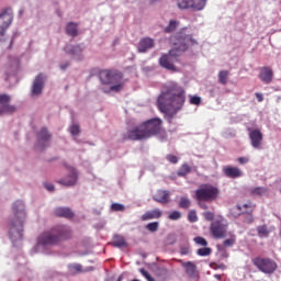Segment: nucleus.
<instances>
[{"label":"nucleus","instance_id":"obj_7","mask_svg":"<svg viewBox=\"0 0 281 281\" xmlns=\"http://www.w3.org/2000/svg\"><path fill=\"white\" fill-rule=\"evenodd\" d=\"M221 191L218 188L212 184H202L198 190H195L194 199L199 203H212V201H216Z\"/></svg>","mask_w":281,"mask_h":281},{"label":"nucleus","instance_id":"obj_54","mask_svg":"<svg viewBox=\"0 0 281 281\" xmlns=\"http://www.w3.org/2000/svg\"><path fill=\"white\" fill-rule=\"evenodd\" d=\"M214 278H215L216 280H221V279H222V276H221V274H214Z\"/></svg>","mask_w":281,"mask_h":281},{"label":"nucleus","instance_id":"obj_35","mask_svg":"<svg viewBox=\"0 0 281 281\" xmlns=\"http://www.w3.org/2000/svg\"><path fill=\"white\" fill-rule=\"evenodd\" d=\"M255 207H256V204H254L251 202H248L243 205H237V210H239V212H241V210H250V214H251V212H254Z\"/></svg>","mask_w":281,"mask_h":281},{"label":"nucleus","instance_id":"obj_1","mask_svg":"<svg viewBox=\"0 0 281 281\" xmlns=\"http://www.w3.org/2000/svg\"><path fill=\"white\" fill-rule=\"evenodd\" d=\"M150 137H159L161 140L168 138L161 119L154 117L142 122L138 126L123 133L121 142H143L144 139H150Z\"/></svg>","mask_w":281,"mask_h":281},{"label":"nucleus","instance_id":"obj_53","mask_svg":"<svg viewBox=\"0 0 281 281\" xmlns=\"http://www.w3.org/2000/svg\"><path fill=\"white\" fill-rule=\"evenodd\" d=\"M189 251H190V250H189L188 248H182V249H181L182 256H188Z\"/></svg>","mask_w":281,"mask_h":281},{"label":"nucleus","instance_id":"obj_25","mask_svg":"<svg viewBox=\"0 0 281 281\" xmlns=\"http://www.w3.org/2000/svg\"><path fill=\"white\" fill-rule=\"evenodd\" d=\"M207 3V0H191L190 8L193 9L195 12H200L203 10Z\"/></svg>","mask_w":281,"mask_h":281},{"label":"nucleus","instance_id":"obj_23","mask_svg":"<svg viewBox=\"0 0 281 281\" xmlns=\"http://www.w3.org/2000/svg\"><path fill=\"white\" fill-rule=\"evenodd\" d=\"M110 245H112V247H117L119 249H122V247L128 246V244L126 243V239L122 235H114L113 241Z\"/></svg>","mask_w":281,"mask_h":281},{"label":"nucleus","instance_id":"obj_31","mask_svg":"<svg viewBox=\"0 0 281 281\" xmlns=\"http://www.w3.org/2000/svg\"><path fill=\"white\" fill-rule=\"evenodd\" d=\"M227 80H229V70H221L218 72V81L221 85H227Z\"/></svg>","mask_w":281,"mask_h":281},{"label":"nucleus","instance_id":"obj_45","mask_svg":"<svg viewBox=\"0 0 281 281\" xmlns=\"http://www.w3.org/2000/svg\"><path fill=\"white\" fill-rule=\"evenodd\" d=\"M190 104H194L195 106H199V104H201V97H198V95L191 97Z\"/></svg>","mask_w":281,"mask_h":281},{"label":"nucleus","instance_id":"obj_13","mask_svg":"<svg viewBox=\"0 0 281 281\" xmlns=\"http://www.w3.org/2000/svg\"><path fill=\"white\" fill-rule=\"evenodd\" d=\"M44 87H45V76H43V74H40L33 81L32 95H41V93H43Z\"/></svg>","mask_w":281,"mask_h":281},{"label":"nucleus","instance_id":"obj_42","mask_svg":"<svg viewBox=\"0 0 281 281\" xmlns=\"http://www.w3.org/2000/svg\"><path fill=\"white\" fill-rule=\"evenodd\" d=\"M194 243L201 245V247H207V240L201 236L195 237Z\"/></svg>","mask_w":281,"mask_h":281},{"label":"nucleus","instance_id":"obj_36","mask_svg":"<svg viewBox=\"0 0 281 281\" xmlns=\"http://www.w3.org/2000/svg\"><path fill=\"white\" fill-rule=\"evenodd\" d=\"M146 229H148V232H151V233L157 232L159 229V222H151L147 224Z\"/></svg>","mask_w":281,"mask_h":281},{"label":"nucleus","instance_id":"obj_56","mask_svg":"<svg viewBox=\"0 0 281 281\" xmlns=\"http://www.w3.org/2000/svg\"><path fill=\"white\" fill-rule=\"evenodd\" d=\"M200 205H201L202 210H207V205H205V204H200Z\"/></svg>","mask_w":281,"mask_h":281},{"label":"nucleus","instance_id":"obj_14","mask_svg":"<svg viewBox=\"0 0 281 281\" xmlns=\"http://www.w3.org/2000/svg\"><path fill=\"white\" fill-rule=\"evenodd\" d=\"M249 139L252 148H260L262 146V132L260 130H251L249 132Z\"/></svg>","mask_w":281,"mask_h":281},{"label":"nucleus","instance_id":"obj_2","mask_svg":"<svg viewBox=\"0 0 281 281\" xmlns=\"http://www.w3.org/2000/svg\"><path fill=\"white\" fill-rule=\"evenodd\" d=\"M183 104H186V90L175 82L169 83L157 100L159 111L171 117L183 109Z\"/></svg>","mask_w":281,"mask_h":281},{"label":"nucleus","instance_id":"obj_11","mask_svg":"<svg viewBox=\"0 0 281 281\" xmlns=\"http://www.w3.org/2000/svg\"><path fill=\"white\" fill-rule=\"evenodd\" d=\"M10 95L8 94H0V115H3V113H14L16 111V108L14 105H10Z\"/></svg>","mask_w":281,"mask_h":281},{"label":"nucleus","instance_id":"obj_6","mask_svg":"<svg viewBox=\"0 0 281 281\" xmlns=\"http://www.w3.org/2000/svg\"><path fill=\"white\" fill-rule=\"evenodd\" d=\"M99 78L102 85H112L110 91L120 93L124 90V75L119 70H101Z\"/></svg>","mask_w":281,"mask_h":281},{"label":"nucleus","instance_id":"obj_20","mask_svg":"<svg viewBox=\"0 0 281 281\" xmlns=\"http://www.w3.org/2000/svg\"><path fill=\"white\" fill-rule=\"evenodd\" d=\"M54 214L60 218H74V211L69 207L59 206L54 210Z\"/></svg>","mask_w":281,"mask_h":281},{"label":"nucleus","instance_id":"obj_40","mask_svg":"<svg viewBox=\"0 0 281 281\" xmlns=\"http://www.w3.org/2000/svg\"><path fill=\"white\" fill-rule=\"evenodd\" d=\"M179 218H181V212L179 211H173L168 216L169 221H179Z\"/></svg>","mask_w":281,"mask_h":281},{"label":"nucleus","instance_id":"obj_39","mask_svg":"<svg viewBox=\"0 0 281 281\" xmlns=\"http://www.w3.org/2000/svg\"><path fill=\"white\" fill-rule=\"evenodd\" d=\"M198 256H202V257H205V256H210V254H212V248H207V247H203V248H200L198 249Z\"/></svg>","mask_w":281,"mask_h":281},{"label":"nucleus","instance_id":"obj_48","mask_svg":"<svg viewBox=\"0 0 281 281\" xmlns=\"http://www.w3.org/2000/svg\"><path fill=\"white\" fill-rule=\"evenodd\" d=\"M211 267L212 269H222V270L227 269V266H225V263H212Z\"/></svg>","mask_w":281,"mask_h":281},{"label":"nucleus","instance_id":"obj_49","mask_svg":"<svg viewBox=\"0 0 281 281\" xmlns=\"http://www.w3.org/2000/svg\"><path fill=\"white\" fill-rule=\"evenodd\" d=\"M238 164H240L241 166H245V164H249V158L248 157H239L237 159Z\"/></svg>","mask_w":281,"mask_h":281},{"label":"nucleus","instance_id":"obj_38","mask_svg":"<svg viewBox=\"0 0 281 281\" xmlns=\"http://www.w3.org/2000/svg\"><path fill=\"white\" fill-rule=\"evenodd\" d=\"M224 247H234L236 245V235H233L231 238L223 241Z\"/></svg>","mask_w":281,"mask_h":281},{"label":"nucleus","instance_id":"obj_32","mask_svg":"<svg viewBox=\"0 0 281 281\" xmlns=\"http://www.w3.org/2000/svg\"><path fill=\"white\" fill-rule=\"evenodd\" d=\"M179 26V22L171 20L168 24V26L165 29L166 34H172V32L177 31V27Z\"/></svg>","mask_w":281,"mask_h":281},{"label":"nucleus","instance_id":"obj_50","mask_svg":"<svg viewBox=\"0 0 281 281\" xmlns=\"http://www.w3.org/2000/svg\"><path fill=\"white\" fill-rule=\"evenodd\" d=\"M44 187L46 188V190H48V192H54V184L45 183Z\"/></svg>","mask_w":281,"mask_h":281},{"label":"nucleus","instance_id":"obj_43","mask_svg":"<svg viewBox=\"0 0 281 281\" xmlns=\"http://www.w3.org/2000/svg\"><path fill=\"white\" fill-rule=\"evenodd\" d=\"M139 272L142 273V276H144V278H146L147 281H155V278H153L150 273L146 271V269L142 268Z\"/></svg>","mask_w":281,"mask_h":281},{"label":"nucleus","instance_id":"obj_21","mask_svg":"<svg viewBox=\"0 0 281 281\" xmlns=\"http://www.w3.org/2000/svg\"><path fill=\"white\" fill-rule=\"evenodd\" d=\"M68 271L70 276H78V273H87V271H91V268L83 269L80 263H69Z\"/></svg>","mask_w":281,"mask_h":281},{"label":"nucleus","instance_id":"obj_55","mask_svg":"<svg viewBox=\"0 0 281 281\" xmlns=\"http://www.w3.org/2000/svg\"><path fill=\"white\" fill-rule=\"evenodd\" d=\"M66 67H69V64L61 65V66H60V69L65 70Z\"/></svg>","mask_w":281,"mask_h":281},{"label":"nucleus","instance_id":"obj_34","mask_svg":"<svg viewBox=\"0 0 281 281\" xmlns=\"http://www.w3.org/2000/svg\"><path fill=\"white\" fill-rule=\"evenodd\" d=\"M191 0H177V5L180 10H188L190 8Z\"/></svg>","mask_w":281,"mask_h":281},{"label":"nucleus","instance_id":"obj_41","mask_svg":"<svg viewBox=\"0 0 281 281\" xmlns=\"http://www.w3.org/2000/svg\"><path fill=\"white\" fill-rule=\"evenodd\" d=\"M188 220L190 223H196L199 221V216H196V211H190L188 214Z\"/></svg>","mask_w":281,"mask_h":281},{"label":"nucleus","instance_id":"obj_17","mask_svg":"<svg viewBox=\"0 0 281 281\" xmlns=\"http://www.w3.org/2000/svg\"><path fill=\"white\" fill-rule=\"evenodd\" d=\"M161 216H164V212H161L160 209H154L151 211L145 212L140 216V221H154L155 218H161Z\"/></svg>","mask_w":281,"mask_h":281},{"label":"nucleus","instance_id":"obj_28","mask_svg":"<svg viewBox=\"0 0 281 281\" xmlns=\"http://www.w3.org/2000/svg\"><path fill=\"white\" fill-rule=\"evenodd\" d=\"M68 36H78V24L70 22L66 27Z\"/></svg>","mask_w":281,"mask_h":281},{"label":"nucleus","instance_id":"obj_8","mask_svg":"<svg viewBox=\"0 0 281 281\" xmlns=\"http://www.w3.org/2000/svg\"><path fill=\"white\" fill-rule=\"evenodd\" d=\"M251 262L258 271L266 273V276H271L278 271V262L269 257H255Z\"/></svg>","mask_w":281,"mask_h":281},{"label":"nucleus","instance_id":"obj_51","mask_svg":"<svg viewBox=\"0 0 281 281\" xmlns=\"http://www.w3.org/2000/svg\"><path fill=\"white\" fill-rule=\"evenodd\" d=\"M256 98H257L258 102H262L265 100V97L260 92L256 93Z\"/></svg>","mask_w":281,"mask_h":281},{"label":"nucleus","instance_id":"obj_22","mask_svg":"<svg viewBox=\"0 0 281 281\" xmlns=\"http://www.w3.org/2000/svg\"><path fill=\"white\" fill-rule=\"evenodd\" d=\"M85 50V48H82V46L80 45H67L65 47V52L66 54H69L70 56H80L82 54V52Z\"/></svg>","mask_w":281,"mask_h":281},{"label":"nucleus","instance_id":"obj_5","mask_svg":"<svg viewBox=\"0 0 281 281\" xmlns=\"http://www.w3.org/2000/svg\"><path fill=\"white\" fill-rule=\"evenodd\" d=\"M25 205L23 201L13 204V218L9 223V235L11 240L23 238V223H25Z\"/></svg>","mask_w":281,"mask_h":281},{"label":"nucleus","instance_id":"obj_46","mask_svg":"<svg viewBox=\"0 0 281 281\" xmlns=\"http://www.w3.org/2000/svg\"><path fill=\"white\" fill-rule=\"evenodd\" d=\"M202 216H204L205 221H214V213L213 212H210V211L204 212L202 214Z\"/></svg>","mask_w":281,"mask_h":281},{"label":"nucleus","instance_id":"obj_15","mask_svg":"<svg viewBox=\"0 0 281 281\" xmlns=\"http://www.w3.org/2000/svg\"><path fill=\"white\" fill-rule=\"evenodd\" d=\"M153 200L156 201V203H161L162 205H166V203H170V191L158 190L153 196Z\"/></svg>","mask_w":281,"mask_h":281},{"label":"nucleus","instance_id":"obj_27","mask_svg":"<svg viewBox=\"0 0 281 281\" xmlns=\"http://www.w3.org/2000/svg\"><path fill=\"white\" fill-rule=\"evenodd\" d=\"M257 234L259 238H269V234H271V231H269L267 225H260L257 227Z\"/></svg>","mask_w":281,"mask_h":281},{"label":"nucleus","instance_id":"obj_16","mask_svg":"<svg viewBox=\"0 0 281 281\" xmlns=\"http://www.w3.org/2000/svg\"><path fill=\"white\" fill-rule=\"evenodd\" d=\"M223 172L225 177H228V179H238L243 176V171L238 167H232V166L224 167Z\"/></svg>","mask_w":281,"mask_h":281},{"label":"nucleus","instance_id":"obj_37","mask_svg":"<svg viewBox=\"0 0 281 281\" xmlns=\"http://www.w3.org/2000/svg\"><path fill=\"white\" fill-rule=\"evenodd\" d=\"M125 210H126V207L124 206V204L113 203L111 205V211L112 212H124Z\"/></svg>","mask_w":281,"mask_h":281},{"label":"nucleus","instance_id":"obj_30","mask_svg":"<svg viewBox=\"0 0 281 281\" xmlns=\"http://www.w3.org/2000/svg\"><path fill=\"white\" fill-rule=\"evenodd\" d=\"M266 192H268V189L265 187H257L250 190L252 196H265Z\"/></svg>","mask_w":281,"mask_h":281},{"label":"nucleus","instance_id":"obj_29","mask_svg":"<svg viewBox=\"0 0 281 281\" xmlns=\"http://www.w3.org/2000/svg\"><path fill=\"white\" fill-rule=\"evenodd\" d=\"M192 172V167H190L188 164H183L177 175L178 177H187L188 175H190Z\"/></svg>","mask_w":281,"mask_h":281},{"label":"nucleus","instance_id":"obj_47","mask_svg":"<svg viewBox=\"0 0 281 281\" xmlns=\"http://www.w3.org/2000/svg\"><path fill=\"white\" fill-rule=\"evenodd\" d=\"M70 133H71V135H79L80 134V126L79 125H72L71 127H70Z\"/></svg>","mask_w":281,"mask_h":281},{"label":"nucleus","instance_id":"obj_26","mask_svg":"<svg viewBox=\"0 0 281 281\" xmlns=\"http://www.w3.org/2000/svg\"><path fill=\"white\" fill-rule=\"evenodd\" d=\"M49 139H52V134H49V132L43 127L37 134L38 143L41 144L42 142H49Z\"/></svg>","mask_w":281,"mask_h":281},{"label":"nucleus","instance_id":"obj_10","mask_svg":"<svg viewBox=\"0 0 281 281\" xmlns=\"http://www.w3.org/2000/svg\"><path fill=\"white\" fill-rule=\"evenodd\" d=\"M210 232L214 238H225L227 234V224L215 221L211 224Z\"/></svg>","mask_w":281,"mask_h":281},{"label":"nucleus","instance_id":"obj_18","mask_svg":"<svg viewBox=\"0 0 281 281\" xmlns=\"http://www.w3.org/2000/svg\"><path fill=\"white\" fill-rule=\"evenodd\" d=\"M259 78L261 82H265V85H270V82L273 80V70H271L269 67L261 68Z\"/></svg>","mask_w":281,"mask_h":281},{"label":"nucleus","instance_id":"obj_33","mask_svg":"<svg viewBox=\"0 0 281 281\" xmlns=\"http://www.w3.org/2000/svg\"><path fill=\"white\" fill-rule=\"evenodd\" d=\"M190 205H192V201H190V199H188L186 196L180 198L179 207L181 210H189Z\"/></svg>","mask_w":281,"mask_h":281},{"label":"nucleus","instance_id":"obj_57","mask_svg":"<svg viewBox=\"0 0 281 281\" xmlns=\"http://www.w3.org/2000/svg\"><path fill=\"white\" fill-rule=\"evenodd\" d=\"M156 1H159V0H150V3H156Z\"/></svg>","mask_w":281,"mask_h":281},{"label":"nucleus","instance_id":"obj_3","mask_svg":"<svg viewBox=\"0 0 281 281\" xmlns=\"http://www.w3.org/2000/svg\"><path fill=\"white\" fill-rule=\"evenodd\" d=\"M172 49L169 50L168 54H165L160 57L159 64L164 67V69H168L169 71H177V67H175V60L181 56L184 52H188V47L190 45H196V40L192 34H187L186 31H180L172 35L169 38Z\"/></svg>","mask_w":281,"mask_h":281},{"label":"nucleus","instance_id":"obj_12","mask_svg":"<svg viewBox=\"0 0 281 281\" xmlns=\"http://www.w3.org/2000/svg\"><path fill=\"white\" fill-rule=\"evenodd\" d=\"M69 172L70 175L68 177L58 180V183H60V186H66L67 188L76 186V183L78 182V171H76L74 167H70Z\"/></svg>","mask_w":281,"mask_h":281},{"label":"nucleus","instance_id":"obj_52","mask_svg":"<svg viewBox=\"0 0 281 281\" xmlns=\"http://www.w3.org/2000/svg\"><path fill=\"white\" fill-rule=\"evenodd\" d=\"M246 223L248 224L254 223V216L251 214H249L248 218H246Z\"/></svg>","mask_w":281,"mask_h":281},{"label":"nucleus","instance_id":"obj_19","mask_svg":"<svg viewBox=\"0 0 281 281\" xmlns=\"http://www.w3.org/2000/svg\"><path fill=\"white\" fill-rule=\"evenodd\" d=\"M153 47H155V40L150 38V37H145L143 40H140L139 44H138V52L140 54L146 53L147 49H153Z\"/></svg>","mask_w":281,"mask_h":281},{"label":"nucleus","instance_id":"obj_4","mask_svg":"<svg viewBox=\"0 0 281 281\" xmlns=\"http://www.w3.org/2000/svg\"><path fill=\"white\" fill-rule=\"evenodd\" d=\"M71 234V228H69V226L58 225L42 233L37 238V243L43 246L60 245L63 240H69Z\"/></svg>","mask_w":281,"mask_h":281},{"label":"nucleus","instance_id":"obj_24","mask_svg":"<svg viewBox=\"0 0 281 281\" xmlns=\"http://www.w3.org/2000/svg\"><path fill=\"white\" fill-rule=\"evenodd\" d=\"M182 267L186 269V273L189 278H196V265L191 261L184 262Z\"/></svg>","mask_w":281,"mask_h":281},{"label":"nucleus","instance_id":"obj_9","mask_svg":"<svg viewBox=\"0 0 281 281\" xmlns=\"http://www.w3.org/2000/svg\"><path fill=\"white\" fill-rule=\"evenodd\" d=\"M12 25V10L7 9L0 13V38L5 36V31Z\"/></svg>","mask_w":281,"mask_h":281},{"label":"nucleus","instance_id":"obj_44","mask_svg":"<svg viewBox=\"0 0 281 281\" xmlns=\"http://www.w3.org/2000/svg\"><path fill=\"white\" fill-rule=\"evenodd\" d=\"M167 161H169L170 164H179V157L175 156V155H167L166 156Z\"/></svg>","mask_w":281,"mask_h":281}]
</instances>
